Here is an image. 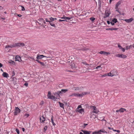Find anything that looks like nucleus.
<instances>
[{"label":"nucleus","instance_id":"f257e3e1","mask_svg":"<svg viewBox=\"0 0 134 134\" xmlns=\"http://www.w3.org/2000/svg\"><path fill=\"white\" fill-rule=\"evenodd\" d=\"M25 44L24 43H15V44H13L10 45H8L5 47V48H12L13 47H15L16 46L19 47H23L24 46Z\"/></svg>","mask_w":134,"mask_h":134},{"label":"nucleus","instance_id":"f03ea898","mask_svg":"<svg viewBox=\"0 0 134 134\" xmlns=\"http://www.w3.org/2000/svg\"><path fill=\"white\" fill-rule=\"evenodd\" d=\"M109 76L112 77L118 75L117 72L115 70H113L111 71L109 73Z\"/></svg>","mask_w":134,"mask_h":134},{"label":"nucleus","instance_id":"7ed1b4c3","mask_svg":"<svg viewBox=\"0 0 134 134\" xmlns=\"http://www.w3.org/2000/svg\"><path fill=\"white\" fill-rule=\"evenodd\" d=\"M47 96L48 98L52 99L54 100H55L57 99V98L54 96L51 95V93L50 91L48 92Z\"/></svg>","mask_w":134,"mask_h":134},{"label":"nucleus","instance_id":"20e7f679","mask_svg":"<svg viewBox=\"0 0 134 134\" xmlns=\"http://www.w3.org/2000/svg\"><path fill=\"white\" fill-rule=\"evenodd\" d=\"M68 91V89H62L61 91H58L57 92V93L58 94L59 97V95H62L64 93H66Z\"/></svg>","mask_w":134,"mask_h":134},{"label":"nucleus","instance_id":"39448f33","mask_svg":"<svg viewBox=\"0 0 134 134\" xmlns=\"http://www.w3.org/2000/svg\"><path fill=\"white\" fill-rule=\"evenodd\" d=\"M115 56L116 57L121 58L123 59L126 58L127 57L125 55L123 54H116L115 55Z\"/></svg>","mask_w":134,"mask_h":134},{"label":"nucleus","instance_id":"423d86ee","mask_svg":"<svg viewBox=\"0 0 134 134\" xmlns=\"http://www.w3.org/2000/svg\"><path fill=\"white\" fill-rule=\"evenodd\" d=\"M62 19H63V20L59 19V21H66V20H70L71 19V18L68 17L64 16L63 17L60 18Z\"/></svg>","mask_w":134,"mask_h":134},{"label":"nucleus","instance_id":"0eeeda50","mask_svg":"<svg viewBox=\"0 0 134 134\" xmlns=\"http://www.w3.org/2000/svg\"><path fill=\"white\" fill-rule=\"evenodd\" d=\"M99 132H102L103 133H107V132L103 129H101L97 131H95L92 132V134H98Z\"/></svg>","mask_w":134,"mask_h":134},{"label":"nucleus","instance_id":"6e6552de","mask_svg":"<svg viewBox=\"0 0 134 134\" xmlns=\"http://www.w3.org/2000/svg\"><path fill=\"white\" fill-rule=\"evenodd\" d=\"M20 112V110L18 107L15 108V111L14 112V114L15 115H17Z\"/></svg>","mask_w":134,"mask_h":134},{"label":"nucleus","instance_id":"1a4fd4ad","mask_svg":"<svg viewBox=\"0 0 134 134\" xmlns=\"http://www.w3.org/2000/svg\"><path fill=\"white\" fill-rule=\"evenodd\" d=\"M76 112L79 113L81 114H84V109L83 108H81L80 109H76Z\"/></svg>","mask_w":134,"mask_h":134},{"label":"nucleus","instance_id":"9d476101","mask_svg":"<svg viewBox=\"0 0 134 134\" xmlns=\"http://www.w3.org/2000/svg\"><path fill=\"white\" fill-rule=\"evenodd\" d=\"M91 108L93 109V112L95 113H97L99 111L97 109L96 107L94 106L91 107Z\"/></svg>","mask_w":134,"mask_h":134},{"label":"nucleus","instance_id":"9b49d317","mask_svg":"<svg viewBox=\"0 0 134 134\" xmlns=\"http://www.w3.org/2000/svg\"><path fill=\"white\" fill-rule=\"evenodd\" d=\"M83 88L82 87H73V90L76 91H80Z\"/></svg>","mask_w":134,"mask_h":134},{"label":"nucleus","instance_id":"f8f14e48","mask_svg":"<svg viewBox=\"0 0 134 134\" xmlns=\"http://www.w3.org/2000/svg\"><path fill=\"white\" fill-rule=\"evenodd\" d=\"M99 53L100 54H103L106 55L110 54V53L109 52L103 51H101Z\"/></svg>","mask_w":134,"mask_h":134},{"label":"nucleus","instance_id":"ddd939ff","mask_svg":"<svg viewBox=\"0 0 134 134\" xmlns=\"http://www.w3.org/2000/svg\"><path fill=\"white\" fill-rule=\"evenodd\" d=\"M110 13L108 11H105V14L104 16V18H106L108 17L110 15Z\"/></svg>","mask_w":134,"mask_h":134},{"label":"nucleus","instance_id":"4468645a","mask_svg":"<svg viewBox=\"0 0 134 134\" xmlns=\"http://www.w3.org/2000/svg\"><path fill=\"white\" fill-rule=\"evenodd\" d=\"M118 46L119 49H121L123 52H124L125 51V49L124 48H122L121 46L120 45V44L119 43H118Z\"/></svg>","mask_w":134,"mask_h":134},{"label":"nucleus","instance_id":"2eb2a0df","mask_svg":"<svg viewBox=\"0 0 134 134\" xmlns=\"http://www.w3.org/2000/svg\"><path fill=\"white\" fill-rule=\"evenodd\" d=\"M133 20V19L132 18H130L129 19H125L123 20L127 23H129L132 22Z\"/></svg>","mask_w":134,"mask_h":134},{"label":"nucleus","instance_id":"dca6fc26","mask_svg":"<svg viewBox=\"0 0 134 134\" xmlns=\"http://www.w3.org/2000/svg\"><path fill=\"white\" fill-rule=\"evenodd\" d=\"M40 120L41 122L43 123H44V121L46 120L43 116H42L40 117Z\"/></svg>","mask_w":134,"mask_h":134},{"label":"nucleus","instance_id":"f3484780","mask_svg":"<svg viewBox=\"0 0 134 134\" xmlns=\"http://www.w3.org/2000/svg\"><path fill=\"white\" fill-rule=\"evenodd\" d=\"M15 59L16 61H18L19 62H20L21 60L20 57L18 55L16 56Z\"/></svg>","mask_w":134,"mask_h":134},{"label":"nucleus","instance_id":"a211bd4d","mask_svg":"<svg viewBox=\"0 0 134 134\" xmlns=\"http://www.w3.org/2000/svg\"><path fill=\"white\" fill-rule=\"evenodd\" d=\"M121 1H119L115 5L116 9H118L121 3Z\"/></svg>","mask_w":134,"mask_h":134},{"label":"nucleus","instance_id":"6ab92c4d","mask_svg":"<svg viewBox=\"0 0 134 134\" xmlns=\"http://www.w3.org/2000/svg\"><path fill=\"white\" fill-rule=\"evenodd\" d=\"M87 94V92H83L82 93L79 94L78 93V97H82L83 96Z\"/></svg>","mask_w":134,"mask_h":134},{"label":"nucleus","instance_id":"aec40b11","mask_svg":"<svg viewBox=\"0 0 134 134\" xmlns=\"http://www.w3.org/2000/svg\"><path fill=\"white\" fill-rule=\"evenodd\" d=\"M118 29V28H108L106 29L107 30H110L111 31L115 30H116Z\"/></svg>","mask_w":134,"mask_h":134},{"label":"nucleus","instance_id":"412c9836","mask_svg":"<svg viewBox=\"0 0 134 134\" xmlns=\"http://www.w3.org/2000/svg\"><path fill=\"white\" fill-rule=\"evenodd\" d=\"M46 57V56H44L43 55H37L36 57L37 59L42 58L43 57Z\"/></svg>","mask_w":134,"mask_h":134},{"label":"nucleus","instance_id":"4be33fe9","mask_svg":"<svg viewBox=\"0 0 134 134\" xmlns=\"http://www.w3.org/2000/svg\"><path fill=\"white\" fill-rule=\"evenodd\" d=\"M2 75L4 77H5L7 78L9 77L8 74L6 72H3V73L2 74Z\"/></svg>","mask_w":134,"mask_h":134},{"label":"nucleus","instance_id":"5701e85b","mask_svg":"<svg viewBox=\"0 0 134 134\" xmlns=\"http://www.w3.org/2000/svg\"><path fill=\"white\" fill-rule=\"evenodd\" d=\"M78 97V93H72L69 96V97Z\"/></svg>","mask_w":134,"mask_h":134},{"label":"nucleus","instance_id":"b1692460","mask_svg":"<svg viewBox=\"0 0 134 134\" xmlns=\"http://www.w3.org/2000/svg\"><path fill=\"white\" fill-rule=\"evenodd\" d=\"M13 83L14 85H15L17 83V80L16 78H14L13 80Z\"/></svg>","mask_w":134,"mask_h":134},{"label":"nucleus","instance_id":"393cba45","mask_svg":"<svg viewBox=\"0 0 134 134\" xmlns=\"http://www.w3.org/2000/svg\"><path fill=\"white\" fill-rule=\"evenodd\" d=\"M49 23L51 26L54 27H55V24H54L53 22L49 21Z\"/></svg>","mask_w":134,"mask_h":134},{"label":"nucleus","instance_id":"a878e982","mask_svg":"<svg viewBox=\"0 0 134 134\" xmlns=\"http://www.w3.org/2000/svg\"><path fill=\"white\" fill-rule=\"evenodd\" d=\"M82 131L83 132L84 134H90V132H91L90 131L85 130H82Z\"/></svg>","mask_w":134,"mask_h":134},{"label":"nucleus","instance_id":"bb28decb","mask_svg":"<svg viewBox=\"0 0 134 134\" xmlns=\"http://www.w3.org/2000/svg\"><path fill=\"white\" fill-rule=\"evenodd\" d=\"M126 110V109L123 108H121L119 109L120 112V113H123Z\"/></svg>","mask_w":134,"mask_h":134},{"label":"nucleus","instance_id":"cd10ccee","mask_svg":"<svg viewBox=\"0 0 134 134\" xmlns=\"http://www.w3.org/2000/svg\"><path fill=\"white\" fill-rule=\"evenodd\" d=\"M71 67L72 68H76L75 64L74 63H72L70 65Z\"/></svg>","mask_w":134,"mask_h":134},{"label":"nucleus","instance_id":"c85d7f7f","mask_svg":"<svg viewBox=\"0 0 134 134\" xmlns=\"http://www.w3.org/2000/svg\"><path fill=\"white\" fill-rule=\"evenodd\" d=\"M59 104L60 107L64 109V104L63 103H61L59 102Z\"/></svg>","mask_w":134,"mask_h":134},{"label":"nucleus","instance_id":"c756f323","mask_svg":"<svg viewBox=\"0 0 134 134\" xmlns=\"http://www.w3.org/2000/svg\"><path fill=\"white\" fill-rule=\"evenodd\" d=\"M90 19L91 20V21L92 23H93L94 21V20L95 19L94 17H92L90 18Z\"/></svg>","mask_w":134,"mask_h":134},{"label":"nucleus","instance_id":"7c9ffc66","mask_svg":"<svg viewBox=\"0 0 134 134\" xmlns=\"http://www.w3.org/2000/svg\"><path fill=\"white\" fill-rule=\"evenodd\" d=\"M51 121L52 122L53 124V125L54 126H55V123H54V122L53 121V116H52L51 118Z\"/></svg>","mask_w":134,"mask_h":134},{"label":"nucleus","instance_id":"2f4dec72","mask_svg":"<svg viewBox=\"0 0 134 134\" xmlns=\"http://www.w3.org/2000/svg\"><path fill=\"white\" fill-rule=\"evenodd\" d=\"M49 120L48 119L46 120L45 121H44V124H45L46 125L49 122Z\"/></svg>","mask_w":134,"mask_h":134},{"label":"nucleus","instance_id":"473e14b6","mask_svg":"<svg viewBox=\"0 0 134 134\" xmlns=\"http://www.w3.org/2000/svg\"><path fill=\"white\" fill-rule=\"evenodd\" d=\"M109 76V73H106V74H104V75H102V77H105L106 76Z\"/></svg>","mask_w":134,"mask_h":134},{"label":"nucleus","instance_id":"72a5a7b5","mask_svg":"<svg viewBox=\"0 0 134 134\" xmlns=\"http://www.w3.org/2000/svg\"><path fill=\"white\" fill-rule=\"evenodd\" d=\"M49 19L50 20H49V21H50L53 22V21H54V18H53L52 17H50V18H49Z\"/></svg>","mask_w":134,"mask_h":134},{"label":"nucleus","instance_id":"f704fd0d","mask_svg":"<svg viewBox=\"0 0 134 134\" xmlns=\"http://www.w3.org/2000/svg\"><path fill=\"white\" fill-rule=\"evenodd\" d=\"M112 21L114 23H116L117 22V20L115 18L112 20Z\"/></svg>","mask_w":134,"mask_h":134},{"label":"nucleus","instance_id":"c9c22d12","mask_svg":"<svg viewBox=\"0 0 134 134\" xmlns=\"http://www.w3.org/2000/svg\"><path fill=\"white\" fill-rule=\"evenodd\" d=\"M126 49L128 50L130 49L131 48V46H127L126 47Z\"/></svg>","mask_w":134,"mask_h":134},{"label":"nucleus","instance_id":"e433bc0d","mask_svg":"<svg viewBox=\"0 0 134 134\" xmlns=\"http://www.w3.org/2000/svg\"><path fill=\"white\" fill-rule=\"evenodd\" d=\"M47 127L46 126L43 129L44 131L45 132L46 131L47 129Z\"/></svg>","mask_w":134,"mask_h":134},{"label":"nucleus","instance_id":"4c0bfd02","mask_svg":"<svg viewBox=\"0 0 134 134\" xmlns=\"http://www.w3.org/2000/svg\"><path fill=\"white\" fill-rule=\"evenodd\" d=\"M16 131L18 134H20V131L18 129H16Z\"/></svg>","mask_w":134,"mask_h":134},{"label":"nucleus","instance_id":"58836bf2","mask_svg":"<svg viewBox=\"0 0 134 134\" xmlns=\"http://www.w3.org/2000/svg\"><path fill=\"white\" fill-rule=\"evenodd\" d=\"M21 10L22 11H23L25 10V9L23 6H21Z\"/></svg>","mask_w":134,"mask_h":134},{"label":"nucleus","instance_id":"ea45409f","mask_svg":"<svg viewBox=\"0 0 134 134\" xmlns=\"http://www.w3.org/2000/svg\"><path fill=\"white\" fill-rule=\"evenodd\" d=\"M100 119H101V120H102V121H105V120H104V117H102L99 118Z\"/></svg>","mask_w":134,"mask_h":134},{"label":"nucleus","instance_id":"a19ab883","mask_svg":"<svg viewBox=\"0 0 134 134\" xmlns=\"http://www.w3.org/2000/svg\"><path fill=\"white\" fill-rule=\"evenodd\" d=\"M29 114H25V115H24V116L25 117V118H27L29 116Z\"/></svg>","mask_w":134,"mask_h":134},{"label":"nucleus","instance_id":"79ce46f5","mask_svg":"<svg viewBox=\"0 0 134 134\" xmlns=\"http://www.w3.org/2000/svg\"><path fill=\"white\" fill-rule=\"evenodd\" d=\"M43 19L42 18L39 19L38 20L39 21H40L41 22H42L43 21Z\"/></svg>","mask_w":134,"mask_h":134},{"label":"nucleus","instance_id":"37998d69","mask_svg":"<svg viewBox=\"0 0 134 134\" xmlns=\"http://www.w3.org/2000/svg\"><path fill=\"white\" fill-rule=\"evenodd\" d=\"M39 63L42 66L45 65V64H44V63H43V62H40Z\"/></svg>","mask_w":134,"mask_h":134},{"label":"nucleus","instance_id":"c03bdc74","mask_svg":"<svg viewBox=\"0 0 134 134\" xmlns=\"http://www.w3.org/2000/svg\"><path fill=\"white\" fill-rule=\"evenodd\" d=\"M82 107L81 105H78L77 108H76V109H80V108H81Z\"/></svg>","mask_w":134,"mask_h":134},{"label":"nucleus","instance_id":"a18cd8bd","mask_svg":"<svg viewBox=\"0 0 134 134\" xmlns=\"http://www.w3.org/2000/svg\"><path fill=\"white\" fill-rule=\"evenodd\" d=\"M113 131H116V132H118V133H120V131L119 130H113Z\"/></svg>","mask_w":134,"mask_h":134},{"label":"nucleus","instance_id":"49530a36","mask_svg":"<svg viewBox=\"0 0 134 134\" xmlns=\"http://www.w3.org/2000/svg\"><path fill=\"white\" fill-rule=\"evenodd\" d=\"M28 58L29 59H31L34 60H35L34 59V58H33V57H29Z\"/></svg>","mask_w":134,"mask_h":134},{"label":"nucleus","instance_id":"de8ad7c7","mask_svg":"<svg viewBox=\"0 0 134 134\" xmlns=\"http://www.w3.org/2000/svg\"><path fill=\"white\" fill-rule=\"evenodd\" d=\"M101 67V66L100 65L98 66H97L96 68V69H99V68H100Z\"/></svg>","mask_w":134,"mask_h":134},{"label":"nucleus","instance_id":"09e8293b","mask_svg":"<svg viewBox=\"0 0 134 134\" xmlns=\"http://www.w3.org/2000/svg\"><path fill=\"white\" fill-rule=\"evenodd\" d=\"M46 57H47V58H48L50 59H51L52 58V57L51 56H46Z\"/></svg>","mask_w":134,"mask_h":134},{"label":"nucleus","instance_id":"8fccbe9b","mask_svg":"<svg viewBox=\"0 0 134 134\" xmlns=\"http://www.w3.org/2000/svg\"><path fill=\"white\" fill-rule=\"evenodd\" d=\"M24 85L26 86V87H27L28 86V83L27 82H25L24 83Z\"/></svg>","mask_w":134,"mask_h":134},{"label":"nucleus","instance_id":"3c124183","mask_svg":"<svg viewBox=\"0 0 134 134\" xmlns=\"http://www.w3.org/2000/svg\"><path fill=\"white\" fill-rule=\"evenodd\" d=\"M9 62L10 63L13 64L14 63V62L13 61L11 60L10 61H9Z\"/></svg>","mask_w":134,"mask_h":134},{"label":"nucleus","instance_id":"603ef678","mask_svg":"<svg viewBox=\"0 0 134 134\" xmlns=\"http://www.w3.org/2000/svg\"><path fill=\"white\" fill-rule=\"evenodd\" d=\"M110 23L111 24V25H114V23L112 21V22H110Z\"/></svg>","mask_w":134,"mask_h":134},{"label":"nucleus","instance_id":"864d4df0","mask_svg":"<svg viewBox=\"0 0 134 134\" xmlns=\"http://www.w3.org/2000/svg\"><path fill=\"white\" fill-rule=\"evenodd\" d=\"M45 19L46 21V22H49V21L46 18Z\"/></svg>","mask_w":134,"mask_h":134},{"label":"nucleus","instance_id":"5fc2aeb1","mask_svg":"<svg viewBox=\"0 0 134 134\" xmlns=\"http://www.w3.org/2000/svg\"><path fill=\"white\" fill-rule=\"evenodd\" d=\"M107 23L108 24H110V21H107Z\"/></svg>","mask_w":134,"mask_h":134},{"label":"nucleus","instance_id":"6e6d98bb","mask_svg":"<svg viewBox=\"0 0 134 134\" xmlns=\"http://www.w3.org/2000/svg\"><path fill=\"white\" fill-rule=\"evenodd\" d=\"M116 9V11L118 12L120 14V12L119 11L118 9Z\"/></svg>","mask_w":134,"mask_h":134},{"label":"nucleus","instance_id":"4d7b16f0","mask_svg":"<svg viewBox=\"0 0 134 134\" xmlns=\"http://www.w3.org/2000/svg\"><path fill=\"white\" fill-rule=\"evenodd\" d=\"M44 103V102L43 101H42L40 103V104H42Z\"/></svg>","mask_w":134,"mask_h":134},{"label":"nucleus","instance_id":"13d9d810","mask_svg":"<svg viewBox=\"0 0 134 134\" xmlns=\"http://www.w3.org/2000/svg\"><path fill=\"white\" fill-rule=\"evenodd\" d=\"M35 61H37L38 63H39L40 62V61L38 60H35Z\"/></svg>","mask_w":134,"mask_h":134},{"label":"nucleus","instance_id":"bf43d9fd","mask_svg":"<svg viewBox=\"0 0 134 134\" xmlns=\"http://www.w3.org/2000/svg\"><path fill=\"white\" fill-rule=\"evenodd\" d=\"M2 64L1 63H0V68L2 67Z\"/></svg>","mask_w":134,"mask_h":134},{"label":"nucleus","instance_id":"052dcab7","mask_svg":"<svg viewBox=\"0 0 134 134\" xmlns=\"http://www.w3.org/2000/svg\"><path fill=\"white\" fill-rule=\"evenodd\" d=\"M22 130L23 131V132L25 130V129L24 128H22Z\"/></svg>","mask_w":134,"mask_h":134},{"label":"nucleus","instance_id":"680f3d73","mask_svg":"<svg viewBox=\"0 0 134 134\" xmlns=\"http://www.w3.org/2000/svg\"><path fill=\"white\" fill-rule=\"evenodd\" d=\"M113 0H109V3H111L112 1H113Z\"/></svg>","mask_w":134,"mask_h":134},{"label":"nucleus","instance_id":"e2e57ef3","mask_svg":"<svg viewBox=\"0 0 134 134\" xmlns=\"http://www.w3.org/2000/svg\"><path fill=\"white\" fill-rule=\"evenodd\" d=\"M96 118H97V120H99V119H98V118L97 117H96V116H95V117L94 118V119H95Z\"/></svg>","mask_w":134,"mask_h":134},{"label":"nucleus","instance_id":"0e129e2a","mask_svg":"<svg viewBox=\"0 0 134 134\" xmlns=\"http://www.w3.org/2000/svg\"><path fill=\"white\" fill-rule=\"evenodd\" d=\"M18 16L19 17H20L21 16V15H20V14H18Z\"/></svg>","mask_w":134,"mask_h":134},{"label":"nucleus","instance_id":"69168bd1","mask_svg":"<svg viewBox=\"0 0 134 134\" xmlns=\"http://www.w3.org/2000/svg\"><path fill=\"white\" fill-rule=\"evenodd\" d=\"M84 125L85 126L86 125H87V124H84Z\"/></svg>","mask_w":134,"mask_h":134},{"label":"nucleus","instance_id":"338daca9","mask_svg":"<svg viewBox=\"0 0 134 134\" xmlns=\"http://www.w3.org/2000/svg\"><path fill=\"white\" fill-rule=\"evenodd\" d=\"M116 112H120L119 110H116Z\"/></svg>","mask_w":134,"mask_h":134},{"label":"nucleus","instance_id":"774afa93","mask_svg":"<svg viewBox=\"0 0 134 134\" xmlns=\"http://www.w3.org/2000/svg\"><path fill=\"white\" fill-rule=\"evenodd\" d=\"M42 22L44 24H46L45 22L44 21V20H43V21Z\"/></svg>","mask_w":134,"mask_h":134}]
</instances>
